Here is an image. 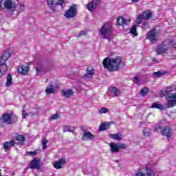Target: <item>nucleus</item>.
<instances>
[{
    "mask_svg": "<svg viewBox=\"0 0 176 176\" xmlns=\"http://www.w3.org/2000/svg\"><path fill=\"white\" fill-rule=\"evenodd\" d=\"M111 122H104L100 125L99 131H105V130H108L109 127H111Z\"/></svg>",
    "mask_w": 176,
    "mask_h": 176,
    "instance_id": "5701e85b",
    "label": "nucleus"
},
{
    "mask_svg": "<svg viewBox=\"0 0 176 176\" xmlns=\"http://www.w3.org/2000/svg\"><path fill=\"white\" fill-rule=\"evenodd\" d=\"M36 70L38 74L40 71H42V68L41 67V66H39L38 67H36Z\"/></svg>",
    "mask_w": 176,
    "mask_h": 176,
    "instance_id": "de8ad7c7",
    "label": "nucleus"
},
{
    "mask_svg": "<svg viewBox=\"0 0 176 176\" xmlns=\"http://www.w3.org/2000/svg\"><path fill=\"white\" fill-rule=\"evenodd\" d=\"M22 108L24 109V108H25V105H23Z\"/></svg>",
    "mask_w": 176,
    "mask_h": 176,
    "instance_id": "864d4df0",
    "label": "nucleus"
},
{
    "mask_svg": "<svg viewBox=\"0 0 176 176\" xmlns=\"http://www.w3.org/2000/svg\"><path fill=\"white\" fill-rule=\"evenodd\" d=\"M67 164V160L65 158H60L58 161H56L53 166L56 170H60Z\"/></svg>",
    "mask_w": 176,
    "mask_h": 176,
    "instance_id": "ddd939ff",
    "label": "nucleus"
},
{
    "mask_svg": "<svg viewBox=\"0 0 176 176\" xmlns=\"http://www.w3.org/2000/svg\"><path fill=\"white\" fill-rule=\"evenodd\" d=\"M31 170H41V159L34 158L30 163Z\"/></svg>",
    "mask_w": 176,
    "mask_h": 176,
    "instance_id": "f8f14e48",
    "label": "nucleus"
},
{
    "mask_svg": "<svg viewBox=\"0 0 176 176\" xmlns=\"http://www.w3.org/2000/svg\"><path fill=\"white\" fill-rule=\"evenodd\" d=\"M143 135H144V137H149V135H151V130L144 128L143 129Z\"/></svg>",
    "mask_w": 176,
    "mask_h": 176,
    "instance_id": "4c0bfd02",
    "label": "nucleus"
},
{
    "mask_svg": "<svg viewBox=\"0 0 176 176\" xmlns=\"http://www.w3.org/2000/svg\"><path fill=\"white\" fill-rule=\"evenodd\" d=\"M62 96L65 98H69L74 96V91L72 89L63 90L61 91Z\"/></svg>",
    "mask_w": 176,
    "mask_h": 176,
    "instance_id": "6ab92c4d",
    "label": "nucleus"
},
{
    "mask_svg": "<svg viewBox=\"0 0 176 176\" xmlns=\"http://www.w3.org/2000/svg\"><path fill=\"white\" fill-rule=\"evenodd\" d=\"M145 170L146 171V175H145V173H142V172H138L135 173V176H152V173H151L149 168L146 167Z\"/></svg>",
    "mask_w": 176,
    "mask_h": 176,
    "instance_id": "a878e982",
    "label": "nucleus"
},
{
    "mask_svg": "<svg viewBox=\"0 0 176 176\" xmlns=\"http://www.w3.org/2000/svg\"><path fill=\"white\" fill-rule=\"evenodd\" d=\"M0 176H2V174H1V173H0Z\"/></svg>",
    "mask_w": 176,
    "mask_h": 176,
    "instance_id": "5fc2aeb1",
    "label": "nucleus"
},
{
    "mask_svg": "<svg viewBox=\"0 0 176 176\" xmlns=\"http://www.w3.org/2000/svg\"><path fill=\"white\" fill-rule=\"evenodd\" d=\"M113 31V26L109 22L104 23L99 30L100 35H102L104 39H109L111 36H112Z\"/></svg>",
    "mask_w": 176,
    "mask_h": 176,
    "instance_id": "20e7f679",
    "label": "nucleus"
},
{
    "mask_svg": "<svg viewBox=\"0 0 176 176\" xmlns=\"http://www.w3.org/2000/svg\"><path fill=\"white\" fill-rule=\"evenodd\" d=\"M133 82V83H135V84L138 83V82H140V78H138V76L134 77Z\"/></svg>",
    "mask_w": 176,
    "mask_h": 176,
    "instance_id": "37998d69",
    "label": "nucleus"
},
{
    "mask_svg": "<svg viewBox=\"0 0 176 176\" xmlns=\"http://www.w3.org/2000/svg\"><path fill=\"white\" fill-rule=\"evenodd\" d=\"M168 44L172 49L174 50H176V41H174L173 39H169L168 41Z\"/></svg>",
    "mask_w": 176,
    "mask_h": 176,
    "instance_id": "2f4dec72",
    "label": "nucleus"
},
{
    "mask_svg": "<svg viewBox=\"0 0 176 176\" xmlns=\"http://www.w3.org/2000/svg\"><path fill=\"white\" fill-rule=\"evenodd\" d=\"M151 61H152L153 63H157V59H156L155 58H151Z\"/></svg>",
    "mask_w": 176,
    "mask_h": 176,
    "instance_id": "09e8293b",
    "label": "nucleus"
},
{
    "mask_svg": "<svg viewBox=\"0 0 176 176\" xmlns=\"http://www.w3.org/2000/svg\"><path fill=\"white\" fill-rule=\"evenodd\" d=\"M17 120H19V117L13 111L3 113L0 116L1 123H6V124H14Z\"/></svg>",
    "mask_w": 176,
    "mask_h": 176,
    "instance_id": "7ed1b4c3",
    "label": "nucleus"
},
{
    "mask_svg": "<svg viewBox=\"0 0 176 176\" xmlns=\"http://www.w3.org/2000/svg\"><path fill=\"white\" fill-rule=\"evenodd\" d=\"M151 108L155 109H160V111H164V106L162 104H159L157 102H154L151 105Z\"/></svg>",
    "mask_w": 176,
    "mask_h": 176,
    "instance_id": "bb28decb",
    "label": "nucleus"
},
{
    "mask_svg": "<svg viewBox=\"0 0 176 176\" xmlns=\"http://www.w3.org/2000/svg\"><path fill=\"white\" fill-rule=\"evenodd\" d=\"M4 1L3 5L5 9L8 10H16V3L12 1L11 0H3Z\"/></svg>",
    "mask_w": 176,
    "mask_h": 176,
    "instance_id": "2eb2a0df",
    "label": "nucleus"
},
{
    "mask_svg": "<svg viewBox=\"0 0 176 176\" xmlns=\"http://www.w3.org/2000/svg\"><path fill=\"white\" fill-rule=\"evenodd\" d=\"M28 71H30V66L28 65H22L18 68V72L22 75H25Z\"/></svg>",
    "mask_w": 176,
    "mask_h": 176,
    "instance_id": "a211bd4d",
    "label": "nucleus"
},
{
    "mask_svg": "<svg viewBox=\"0 0 176 176\" xmlns=\"http://www.w3.org/2000/svg\"><path fill=\"white\" fill-rule=\"evenodd\" d=\"M132 1V2H137V1H138V0H131Z\"/></svg>",
    "mask_w": 176,
    "mask_h": 176,
    "instance_id": "603ef678",
    "label": "nucleus"
},
{
    "mask_svg": "<svg viewBox=\"0 0 176 176\" xmlns=\"http://www.w3.org/2000/svg\"><path fill=\"white\" fill-rule=\"evenodd\" d=\"M81 130L84 131V133L82 137V141H86L87 140H93L94 138V135H93L89 131H86V130L83 127L81 128Z\"/></svg>",
    "mask_w": 176,
    "mask_h": 176,
    "instance_id": "dca6fc26",
    "label": "nucleus"
},
{
    "mask_svg": "<svg viewBox=\"0 0 176 176\" xmlns=\"http://www.w3.org/2000/svg\"><path fill=\"white\" fill-rule=\"evenodd\" d=\"M100 2H101V0H93L92 1L88 3L87 5L88 10H89V12L96 10V9H97V6L100 5Z\"/></svg>",
    "mask_w": 176,
    "mask_h": 176,
    "instance_id": "4468645a",
    "label": "nucleus"
},
{
    "mask_svg": "<svg viewBox=\"0 0 176 176\" xmlns=\"http://www.w3.org/2000/svg\"><path fill=\"white\" fill-rule=\"evenodd\" d=\"M16 144V141L14 140H11L10 142H6L3 144V149L5 152H8L9 151V148L11 146H14V145Z\"/></svg>",
    "mask_w": 176,
    "mask_h": 176,
    "instance_id": "f3484780",
    "label": "nucleus"
},
{
    "mask_svg": "<svg viewBox=\"0 0 176 176\" xmlns=\"http://www.w3.org/2000/svg\"><path fill=\"white\" fill-rule=\"evenodd\" d=\"M109 111L107 108L103 107L99 110L100 113H107V111Z\"/></svg>",
    "mask_w": 176,
    "mask_h": 176,
    "instance_id": "a19ab883",
    "label": "nucleus"
},
{
    "mask_svg": "<svg viewBox=\"0 0 176 176\" xmlns=\"http://www.w3.org/2000/svg\"><path fill=\"white\" fill-rule=\"evenodd\" d=\"M26 154L29 156H35L38 155V153L36 151H28Z\"/></svg>",
    "mask_w": 176,
    "mask_h": 176,
    "instance_id": "58836bf2",
    "label": "nucleus"
},
{
    "mask_svg": "<svg viewBox=\"0 0 176 176\" xmlns=\"http://www.w3.org/2000/svg\"><path fill=\"white\" fill-rule=\"evenodd\" d=\"M109 137L110 138H112V140H117V141H120V140H122V138L120 137V135L118 133L109 134Z\"/></svg>",
    "mask_w": 176,
    "mask_h": 176,
    "instance_id": "7c9ffc66",
    "label": "nucleus"
},
{
    "mask_svg": "<svg viewBox=\"0 0 176 176\" xmlns=\"http://www.w3.org/2000/svg\"><path fill=\"white\" fill-rule=\"evenodd\" d=\"M15 140L23 144L25 141V137L23 135H19L16 137Z\"/></svg>",
    "mask_w": 176,
    "mask_h": 176,
    "instance_id": "473e14b6",
    "label": "nucleus"
},
{
    "mask_svg": "<svg viewBox=\"0 0 176 176\" xmlns=\"http://www.w3.org/2000/svg\"><path fill=\"white\" fill-rule=\"evenodd\" d=\"M157 38H159V32L156 29H153L147 33L146 39H148L151 42L156 41Z\"/></svg>",
    "mask_w": 176,
    "mask_h": 176,
    "instance_id": "9b49d317",
    "label": "nucleus"
},
{
    "mask_svg": "<svg viewBox=\"0 0 176 176\" xmlns=\"http://www.w3.org/2000/svg\"><path fill=\"white\" fill-rule=\"evenodd\" d=\"M118 148H119V149H126V148H127V146H126V144L122 143L118 145Z\"/></svg>",
    "mask_w": 176,
    "mask_h": 176,
    "instance_id": "79ce46f5",
    "label": "nucleus"
},
{
    "mask_svg": "<svg viewBox=\"0 0 176 176\" xmlns=\"http://www.w3.org/2000/svg\"><path fill=\"white\" fill-rule=\"evenodd\" d=\"M153 75L155 76V78H160V76H163V75H166V72L158 71V72H154Z\"/></svg>",
    "mask_w": 176,
    "mask_h": 176,
    "instance_id": "72a5a7b5",
    "label": "nucleus"
},
{
    "mask_svg": "<svg viewBox=\"0 0 176 176\" xmlns=\"http://www.w3.org/2000/svg\"><path fill=\"white\" fill-rule=\"evenodd\" d=\"M168 51V46L166 43V41H164L162 43L160 44L156 49V53L158 54V56L165 54V53H167Z\"/></svg>",
    "mask_w": 176,
    "mask_h": 176,
    "instance_id": "9d476101",
    "label": "nucleus"
},
{
    "mask_svg": "<svg viewBox=\"0 0 176 176\" xmlns=\"http://www.w3.org/2000/svg\"><path fill=\"white\" fill-rule=\"evenodd\" d=\"M10 57V54L8 52H5L0 56V78H2L6 71H8V65H6L7 60H9Z\"/></svg>",
    "mask_w": 176,
    "mask_h": 176,
    "instance_id": "39448f33",
    "label": "nucleus"
},
{
    "mask_svg": "<svg viewBox=\"0 0 176 176\" xmlns=\"http://www.w3.org/2000/svg\"><path fill=\"white\" fill-rule=\"evenodd\" d=\"M20 9L21 10H23L24 9V4H21Z\"/></svg>",
    "mask_w": 176,
    "mask_h": 176,
    "instance_id": "8fccbe9b",
    "label": "nucleus"
},
{
    "mask_svg": "<svg viewBox=\"0 0 176 176\" xmlns=\"http://www.w3.org/2000/svg\"><path fill=\"white\" fill-rule=\"evenodd\" d=\"M137 27H138V25H134L130 30V32L133 36H137V35H138L137 33Z\"/></svg>",
    "mask_w": 176,
    "mask_h": 176,
    "instance_id": "c756f323",
    "label": "nucleus"
},
{
    "mask_svg": "<svg viewBox=\"0 0 176 176\" xmlns=\"http://www.w3.org/2000/svg\"><path fill=\"white\" fill-rule=\"evenodd\" d=\"M169 93H171V91H176V85H173L170 86H168L165 88Z\"/></svg>",
    "mask_w": 176,
    "mask_h": 176,
    "instance_id": "f704fd0d",
    "label": "nucleus"
},
{
    "mask_svg": "<svg viewBox=\"0 0 176 176\" xmlns=\"http://www.w3.org/2000/svg\"><path fill=\"white\" fill-rule=\"evenodd\" d=\"M152 14L153 12L151 10H146L143 11L142 14H140L137 16L136 24H142L143 20H151V19H152Z\"/></svg>",
    "mask_w": 176,
    "mask_h": 176,
    "instance_id": "0eeeda50",
    "label": "nucleus"
},
{
    "mask_svg": "<svg viewBox=\"0 0 176 176\" xmlns=\"http://www.w3.org/2000/svg\"><path fill=\"white\" fill-rule=\"evenodd\" d=\"M83 35H86V32H85V31H81L79 34H78V36H83Z\"/></svg>",
    "mask_w": 176,
    "mask_h": 176,
    "instance_id": "a18cd8bd",
    "label": "nucleus"
},
{
    "mask_svg": "<svg viewBox=\"0 0 176 176\" xmlns=\"http://www.w3.org/2000/svg\"><path fill=\"white\" fill-rule=\"evenodd\" d=\"M48 8L52 12L56 10V6H63L65 3V0H47Z\"/></svg>",
    "mask_w": 176,
    "mask_h": 176,
    "instance_id": "6e6552de",
    "label": "nucleus"
},
{
    "mask_svg": "<svg viewBox=\"0 0 176 176\" xmlns=\"http://www.w3.org/2000/svg\"><path fill=\"white\" fill-rule=\"evenodd\" d=\"M159 130H161L162 135L166 137L168 140H170V138L173 137V129H171V127L166 126L163 128V126L160 125H156L155 131H159Z\"/></svg>",
    "mask_w": 176,
    "mask_h": 176,
    "instance_id": "423d86ee",
    "label": "nucleus"
},
{
    "mask_svg": "<svg viewBox=\"0 0 176 176\" xmlns=\"http://www.w3.org/2000/svg\"><path fill=\"white\" fill-rule=\"evenodd\" d=\"M111 152L112 153H116V152H119V146L118 144L111 142L110 143Z\"/></svg>",
    "mask_w": 176,
    "mask_h": 176,
    "instance_id": "393cba45",
    "label": "nucleus"
},
{
    "mask_svg": "<svg viewBox=\"0 0 176 176\" xmlns=\"http://www.w3.org/2000/svg\"><path fill=\"white\" fill-rule=\"evenodd\" d=\"M143 25L145 27V25H148V23H143Z\"/></svg>",
    "mask_w": 176,
    "mask_h": 176,
    "instance_id": "3c124183",
    "label": "nucleus"
},
{
    "mask_svg": "<svg viewBox=\"0 0 176 176\" xmlns=\"http://www.w3.org/2000/svg\"><path fill=\"white\" fill-rule=\"evenodd\" d=\"M63 131L64 133H67V132L72 133L74 131V129H72L69 126H65L63 127Z\"/></svg>",
    "mask_w": 176,
    "mask_h": 176,
    "instance_id": "e433bc0d",
    "label": "nucleus"
},
{
    "mask_svg": "<svg viewBox=\"0 0 176 176\" xmlns=\"http://www.w3.org/2000/svg\"><path fill=\"white\" fill-rule=\"evenodd\" d=\"M47 142H48L47 140H46L45 138H43L42 140L41 144L43 145V151L46 150V148H47V146H46V145H47Z\"/></svg>",
    "mask_w": 176,
    "mask_h": 176,
    "instance_id": "c9c22d12",
    "label": "nucleus"
},
{
    "mask_svg": "<svg viewBox=\"0 0 176 176\" xmlns=\"http://www.w3.org/2000/svg\"><path fill=\"white\" fill-rule=\"evenodd\" d=\"M148 92L149 89H148V87H144L140 89L139 94H140V96H142V97H144V96H146V94H148Z\"/></svg>",
    "mask_w": 176,
    "mask_h": 176,
    "instance_id": "c85d7f7f",
    "label": "nucleus"
},
{
    "mask_svg": "<svg viewBox=\"0 0 176 176\" xmlns=\"http://www.w3.org/2000/svg\"><path fill=\"white\" fill-rule=\"evenodd\" d=\"M3 3V0H0V10H3L2 4Z\"/></svg>",
    "mask_w": 176,
    "mask_h": 176,
    "instance_id": "49530a36",
    "label": "nucleus"
},
{
    "mask_svg": "<svg viewBox=\"0 0 176 176\" xmlns=\"http://www.w3.org/2000/svg\"><path fill=\"white\" fill-rule=\"evenodd\" d=\"M22 116H23V119H25L27 116H28V113L23 110L22 111Z\"/></svg>",
    "mask_w": 176,
    "mask_h": 176,
    "instance_id": "c03bdc74",
    "label": "nucleus"
},
{
    "mask_svg": "<svg viewBox=\"0 0 176 176\" xmlns=\"http://www.w3.org/2000/svg\"><path fill=\"white\" fill-rule=\"evenodd\" d=\"M77 12L76 6L73 5L69 7V10L65 12L64 16L66 19H74L76 16Z\"/></svg>",
    "mask_w": 176,
    "mask_h": 176,
    "instance_id": "1a4fd4ad",
    "label": "nucleus"
},
{
    "mask_svg": "<svg viewBox=\"0 0 176 176\" xmlns=\"http://www.w3.org/2000/svg\"><path fill=\"white\" fill-rule=\"evenodd\" d=\"M160 97H165L166 100H168L166 103L168 108L176 107V93H169L165 88V89L160 91Z\"/></svg>",
    "mask_w": 176,
    "mask_h": 176,
    "instance_id": "f03ea898",
    "label": "nucleus"
},
{
    "mask_svg": "<svg viewBox=\"0 0 176 176\" xmlns=\"http://www.w3.org/2000/svg\"><path fill=\"white\" fill-rule=\"evenodd\" d=\"M53 87H54L53 83L50 84V86L47 87L45 89L46 94H54V93H56V89Z\"/></svg>",
    "mask_w": 176,
    "mask_h": 176,
    "instance_id": "4be33fe9",
    "label": "nucleus"
},
{
    "mask_svg": "<svg viewBox=\"0 0 176 176\" xmlns=\"http://www.w3.org/2000/svg\"><path fill=\"white\" fill-rule=\"evenodd\" d=\"M7 81L6 82V86L7 87H10V86H12V83L13 82V78H12V74H8L6 77Z\"/></svg>",
    "mask_w": 176,
    "mask_h": 176,
    "instance_id": "cd10ccee",
    "label": "nucleus"
},
{
    "mask_svg": "<svg viewBox=\"0 0 176 176\" xmlns=\"http://www.w3.org/2000/svg\"><path fill=\"white\" fill-rule=\"evenodd\" d=\"M58 119V113H55L50 117V120H57Z\"/></svg>",
    "mask_w": 176,
    "mask_h": 176,
    "instance_id": "ea45409f",
    "label": "nucleus"
},
{
    "mask_svg": "<svg viewBox=\"0 0 176 176\" xmlns=\"http://www.w3.org/2000/svg\"><path fill=\"white\" fill-rule=\"evenodd\" d=\"M87 73L84 75V78H91V79L94 76V69L87 67Z\"/></svg>",
    "mask_w": 176,
    "mask_h": 176,
    "instance_id": "aec40b11",
    "label": "nucleus"
},
{
    "mask_svg": "<svg viewBox=\"0 0 176 176\" xmlns=\"http://www.w3.org/2000/svg\"><path fill=\"white\" fill-rule=\"evenodd\" d=\"M111 93H113V97H118V96H120V91L116 88V87L111 86L110 87Z\"/></svg>",
    "mask_w": 176,
    "mask_h": 176,
    "instance_id": "b1692460",
    "label": "nucleus"
},
{
    "mask_svg": "<svg viewBox=\"0 0 176 176\" xmlns=\"http://www.w3.org/2000/svg\"><path fill=\"white\" fill-rule=\"evenodd\" d=\"M122 61L123 59L120 56L111 59L105 58L102 61V64L104 68H107L110 72H113L114 71H119L122 68Z\"/></svg>",
    "mask_w": 176,
    "mask_h": 176,
    "instance_id": "f257e3e1",
    "label": "nucleus"
},
{
    "mask_svg": "<svg viewBox=\"0 0 176 176\" xmlns=\"http://www.w3.org/2000/svg\"><path fill=\"white\" fill-rule=\"evenodd\" d=\"M116 23L117 25H120V27H122V25H126L127 21L122 16H118L116 19Z\"/></svg>",
    "mask_w": 176,
    "mask_h": 176,
    "instance_id": "412c9836",
    "label": "nucleus"
}]
</instances>
